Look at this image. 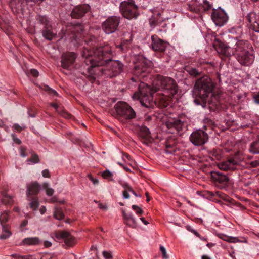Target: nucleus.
Here are the masks:
<instances>
[{"label":"nucleus","instance_id":"nucleus-1","mask_svg":"<svg viewBox=\"0 0 259 259\" xmlns=\"http://www.w3.org/2000/svg\"><path fill=\"white\" fill-rule=\"evenodd\" d=\"M112 49L108 45L100 47L92 51L84 50L82 56L85 58V63L90 65L92 69L96 66L106 65L101 69L97 68L95 71H99L106 77H113L120 74L123 69V65L118 60H112L110 57Z\"/></svg>","mask_w":259,"mask_h":259},{"label":"nucleus","instance_id":"nucleus-2","mask_svg":"<svg viewBox=\"0 0 259 259\" xmlns=\"http://www.w3.org/2000/svg\"><path fill=\"white\" fill-rule=\"evenodd\" d=\"M251 48V46L247 41L231 38L228 45L220 42L215 49L219 54L226 56L236 54V59L240 64L243 66H249L254 61Z\"/></svg>","mask_w":259,"mask_h":259},{"label":"nucleus","instance_id":"nucleus-3","mask_svg":"<svg viewBox=\"0 0 259 259\" xmlns=\"http://www.w3.org/2000/svg\"><path fill=\"white\" fill-rule=\"evenodd\" d=\"M153 88L154 92L162 90V96L159 97V100L163 106L166 107L170 99L177 93L178 89L175 80L168 77L158 76L157 79L155 81Z\"/></svg>","mask_w":259,"mask_h":259},{"label":"nucleus","instance_id":"nucleus-4","mask_svg":"<svg viewBox=\"0 0 259 259\" xmlns=\"http://www.w3.org/2000/svg\"><path fill=\"white\" fill-rule=\"evenodd\" d=\"M214 85L210 78L203 76L196 81L194 89L196 95L204 101L211 94Z\"/></svg>","mask_w":259,"mask_h":259},{"label":"nucleus","instance_id":"nucleus-5","mask_svg":"<svg viewBox=\"0 0 259 259\" xmlns=\"http://www.w3.org/2000/svg\"><path fill=\"white\" fill-rule=\"evenodd\" d=\"M155 92L153 88L151 89L147 84L141 82L139 85V92L135 93L133 98L139 100L142 106L149 107L153 100L152 94Z\"/></svg>","mask_w":259,"mask_h":259},{"label":"nucleus","instance_id":"nucleus-6","mask_svg":"<svg viewBox=\"0 0 259 259\" xmlns=\"http://www.w3.org/2000/svg\"><path fill=\"white\" fill-rule=\"evenodd\" d=\"M118 118L125 120H131L136 117V112L133 108L124 102H118L115 106Z\"/></svg>","mask_w":259,"mask_h":259},{"label":"nucleus","instance_id":"nucleus-7","mask_svg":"<svg viewBox=\"0 0 259 259\" xmlns=\"http://www.w3.org/2000/svg\"><path fill=\"white\" fill-rule=\"evenodd\" d=\"M152 62L143 56H139L138 61L134 67V74L138 77H145L148 69L151 66Z\"/></svg>","mask_w":259,"mask_h":259},{"label":"nucleus","instance_id":"nucleus-8","mask_svg":"<svg viewBox=\"0 0 259 259\" xmlns=\"http://www.w3.org/2000/svg\"><path fill=\"white\" fill-rule=\"evenodd\" d=\"M120 11L123 16L128 19L136 18L138 15V7L132 2H122L120 5Z\"/></svg>","mask_w":259,"mask_h":259},{"label":"nucleus","instance_id":"nucleus-9","mask_svg":"<svg viewBox=\"0 0 259 259\" xmlns=\"http://www.w3.org/2000/svg\"><path fill=\"white\" fill-rule=\"evenodd\" d=\"M83 29V26L81 24H70L66 26L65 30L62 28L59 35L61 39L66 35L71 39H75L77 34L80 33Z\"/></svg>","mask_w":259,"mask_h":259},{"label":"nucleus","instance_id":"nucleus-10","mask_svg":"<svg viewBox=\"0 0 259 259\" xmlns=\"http://www.w3.org/2000/svg\"><path fill=\"white\" fill-rule=\"evenodd\" d=\"M120 17L116 16L109 17L102 24L103 30L108 34L115 32L120 23Z\"/></svg>","mask_w":259,"mask_h":259},{"label":"nucleus","instance_id":"nucleus-11","mask_svg":"<svg viewBox=\"0 0 259 259\" xmlns=\"http://www.w3.org/2000/svg\"><path fill=\"white\" fill-rule=\"evenodd\" d=\"M211 17L215 24L219 26L224 25L228 20L226 13L220 7L218 9H212Z\"/></svg>","mask_w":259,"mask_h":259},{"label":"nucleus","instance_id":"nucleus-12","mask_svg":"<svg viewBox=\"0 0 259 259\" xmlns=\"http://www.w3.org/2000/svg\"><path fill=\"white\" fill-rule=\"evenodd\" d=\"M208 139L207 134L201 130L193 132L190 136V141L196 146H200L205 144Z\"/></svg>","mask_w":259,"mask_h":259},{"label":"nucleus","instance_id":"nucleus-13","mask_svg":"<svg viewBox=\"0 0 259 259\" xmlns=\"http://www.w3.org/2000/svg\"><path fill=\"white\" fill-rule=\"evenodd\" d=\"M211 178L216 185H220L221 188L227 186L229 181V178L226 175L218 171L212 172Z\"/></svg>","mask_w":259,"mask_h":259},{"label":"nucleus","instance_id":"nucleus-14","mask_svg":"<svg viewBox=\"0 0 259 259\" xmlns=\"http://www.w3.org/2000/svg\"><path fill=\"white\" fill-rule=\"evenodd\" d=\"M90 10V7L88 4L78 5L74 8L71 12V15L72 18L78 19L82 17Z\"/></svg>","mask_w":259,"mask_h":259},{"label":"nucleus","instance_id":"nucleus-15","mask_svg":"<svg viewBox=\"0 0 259 259\" xmlns=\"http://www.w3.org/2000/svg\"><path fill=\"white\" fill-rule=\"evenodd\" d=\"M167 128L169 130H175L177 132L182 130L184 122L179 117L169 118L165 122Z\"/></svg>","mask_w":259,"mask_h":259},{"label":"nucleus","instance_id":"nucleus-16","mask_svg":"<svg viewBox=\"0 0 259 259\" xmlns=\"http://www.w3.org/2000/svg\"><path fill=\"white\" fill-rule=\"evenodd\" d=\"M76 59V55L74 53L68 52L64 53L62 56L61 66L64 68L67 69L72 64Z\"/></svg>","mask_w":259,"mask_h":259},{"label":"nucleus","instance_id":"nucleus-17","mask_svg":"<svg viewBox=\"0 0 259 259\" xmlns=\"http://www.w3.org/2000/svg\"><path fill=\"white\" fill-rule=\"evenodd\" d=\"M152 49L155 51L163 52L165 51L166 45L165 42L160 39L156 35H153L151 37Z\"/></svg>","mask_w":259,"mask_h":259},{"label":"nucleus","instance_id":"nucleus-18","mask_svg":"<svg viewBox=\"0 0 259 259\" xmlns=\"http://www.w3.org/2000/svg\"><path fill=\"white\" fill-rule=\"evenodd\" d=\"M138 135L144 144L148 145L152 142L150 132L149 128L145 126H142L140 127Z\"/></svg>","mask_w":259,"mask_h":259},{"label":"nucleus","instance_id":"nucleus-19","mask_svg":"<svg viewBox=\"0 0 259 259\" xmlns=\"http://www.w3.org/2000/svg\"><path fill=\"white\" fill-rule=\"evenodd\" d=\"M55 236L57 239H64L65 243L68 246H73L74 244V238L67 231H60L56 233Z\"/></svg>","mask_w":259,"mask_h":259},{"label":"nucleus","instance_id":"nucleus-20","mask_svg":"<svg viewBox=\"0 0 259 259\" xmlns=\"http://www.w3.org/2000/svg\"><path fill=\"white\" fill-rule=\"evenodd\" d=\"M247 19L252 29L259 33V17L254 12H250L247 15Z\"/></svg>","mask_w":259,"mask_h":259},{"label":"nucleus","instance_id":"nucleus-21","mask_svg":"<svg viewBox=\"0 0 259 259\" xmlns=\"http://www.w3.org/2000/svg\"><path fill=\"white\" fill-rule=\"evenodd\" d=\"M40 190V186L37 182H31L27 185L26 195L27 200H29L30 195H37Z\"/></svg>","mask_w":259,"mask_h":259},{"label":"nucleus","instance_id":"nucleus-22","mask_svg":"<svg viewBox=\"0 0 259 259\" xmlns=\"http://www.w3.org/2000/svg\"><path fill=\"white\" fill-rule=\"evenodd\" d=\"M122 215L124 223L126 225L133 228H135L137 227L136 220L132 213H126L124 210H122Z\"/></svg>","mask_w":259,"mask_h":259},{"label":"nucleus","instance_id":"nucleus-23","mask_svg":"<svg viewBox=\"0 0 259 259\" xmlns=\"http://www.w3.org/2000/svg\"><path fill=\"white\" fill-rule=\"evenodd\" d=\"M236 162L233 159H230L226 161L220 162L218 164V167L223 170H233L235 169Z\"/></svg>","mask_w":259,"mask_h":259},{"label":"nucleus","instance_id":"nucleus-24","mask_svg":"<svg viewBox=\"0 0 259 259\" xmlns=\"http://www.w3.org/2000/svg\"><path fill=\"white\" fill-rule=\"evenodd\" d=\"M42 36L48 40H52L56 37V33L52 30L51 25L48 26H44L42 31Z\"/></svg>","mask_w":259,"mask_h":259},{"label":"nucleus","instance_id":"nucleus-25","mask_svg":"<svg viewBox=\"0 0 259 259\" xmlns=\"http://www.w3.org/2000/svg\"><path fill=\"white\" fill-rule=\"evenodd\" d=\"M0 28L4 31L8 35H10L11 27L8 20L4 19L0 17Z\"/></svg>","mask_w":259,"mask_h":259},{"label":"nucleus","instance_id":"nucleus-26","mask_svg":"<svg viewBox=\"0 0 259 259\" xmlns=\"http://www.w3.org/2000/svg\"><path fill=\"white\" fill-rule=\"evenodd\" d=\"M40 243V239L37 237L26 238L22 241V244L27 245H37Z\"/></svg>","mask_w":259,"mask_h":259},{"label":"nucleus","instance_id":"nucleus-27","mask_svg":"<svg viewBox=\"0 0 259 259\" xmlns=\"http://www.w3.org/2000/svg\"><path fill=\"white\" fill-rule=\"evenodd\" d=\"M212 4L208 0H202L200 3V8L198 9L199 12L207 11L212 8Z\"/></svg>","mask_w":259,"mask_h":259},{"label":"nucleus","instance_id":"nucleus-28","mask_svg":"<svg viewBox=\"0 0 259 259\" xmlns=\"http://www.w3.org/2000/svg\"><path fill=\"white\" fill-rule=\"evenodd\" d=\"M185 70L191 76L193 77L198 76L201 74V71L192 67H187Z\"/></svg>","mask_w":259,"mask_h":259},{"label":"nucleus","instance_id":"nucleus-29","mask_svg":"<svg viewBox=\"0 0 259 259\" xmlns=\"http://www.w3.org/2000/svg\"><path fill=\"white\" fill-rule=\"evenodd\" d=\"M249 151L253 154H259V141H255L250 145Z\"/></svg>","mask_w":259,"mask_h":259},{"label":"nucleus","instance_id":"nucleus-30","mask_svg":"<svg viewBox=\"0 0 259 259\" xmlns=\"http://www.w3.org/2000/svg\"><path fill=\"white\" fill-rule=\"evenodd\" d=\"M2 202L6 205H11L13 202V197L4 193L2 194Z\"/></svg>","mask_w":259,"mask_h":259},{"label":"nucleus","instance_id":"nucleus-31","mask_svg":"<svg viewBox=\"0 0 259 259\" xmlns=\"http://www.w3.org/2000/svg\"><path fill=\"white\" fill-rule=\"evenodd\" d=\"M3 231L2 234L0 235V239L1 240H5L8 238L11 235V233L9 230L7 226H2Z\"/></svg>","mask_w":259,"mask_h":259},{"label":"nucleus","instance_id":"nucleus-32","mask_svg":"<svg viewBox=\"0 0 259 259\" xmlns=\"http://www.w3.org/2000/svg\"><path fill=\"white\" fill-rule=\"evenodd\" d=\"M28 200L30 201V203H29L30 208L32 210H37L39 206V202L38 199L37 198H33L31 199L30 197H29V200Z\"/></svg>","mask_w":259,"mask_h":259},{"label":"nucleus","instance_id":"nucleus-33","mask_svg":"<svg viewBox=\"0 0 259 259\" xmlns=\"http://www.w3.org/2000/svg\"><path fill=\"white\" fill-rule=\"evenodd\" d=\"M218 236L223 240L229 242H238V239L235 237H228L224 234H220Z\"/></svg>","mask_w":259,"mask_h":259},{"label":"nucleus","instance_id":"nucleus-34","mask_svg":"<svg viewBox=\"0 0 259 259\" xmlns=\"http://www.w3.org/2000/svg\"><path fill=\"white\" fill-rule=\"evenodd\" d=\"M54 217L57 220H62L64 218V215L61 209L55 208L54 211Z\"/></svg>","mask_w":259,"mask_h":259},{"label":"nucleus","instance_id":"nucleus-35","mask_svg":"<svg viewBox=\"0 0 259 259\" xmlns=\"http://www.w3.org/2000/svg\"><path fill=\"white\" fill-rule=\"evenodd\" d=\"M38 22L44 25V26H48L50 25V23L46 16H38L36 18Z\"/></svg>","mask_w":259,"mask_h":259},{"label":"nucleus","instance_id":"nucleus-36","mask_svg":"<svg viewBox=\"0 0 259 259\" xmlns=\"http://www.w3.org/2000/svg\"><path fill=\"white\" fill-rule=\"evenodd\" d=\"M43 188L46 190V194L48 196H51L54 193V190L49 187V185L47 183H45L42 185Z\"/></svg>","mask_w":259,"mask_h":259},{"label":"nucleus","instance_id":"nucleus-37","mask_svg":"<svg viewBox=\"0 0 259 259\" xmlns=\"http://www.w3.org/2000/svg\"><path fill=\"white\" fill-rule=\"evenodd\" d=\"M9 220V212L4 211L0 215V223L2 226H4V224L7 222Z\"/></svg>","mask_w":259,"mask_h":259},{"label":"nucleus","instance_id":"nucleus-38","mask_svg":"<svg viewBox=\"0 0 259 259\" xmlns=\"http://www.w3.org/2000/svg\"><path fill=\"white\" fill-rule=\"evenodd\" d=\"M39 88H41L42 90H44L46 92H48L49 94L52 95L53 96H57V93L54 90L51 89L49 86L47 85H42L39 86Z\"/></svg>","mask_w":259,"mask_h":259},{"label":"nucleus","instance_id":"nucleus-39","mask_svg":"<svg viewBox=\"0 0 259 259\" xmlns=\"http://www.w3.org/2000/svg\"><path fill=\"white\" fill-rule=\"evenodd\" d=\"M102 176L103 178L109 181H113V174L109 170H105L102 173Z\"/></svg>","mask_w":259,"mask_h":259},{"label":"nucleus","instance_id":"nucleus-40","mask_svg":"<svg viewBox=\"0 0 259 259\" xmlns=\"http://www.w3.org/2000/svg\"><path fill=\"white\" fill-rule=\"evenodd\" d=\"M25 73L28 76L31 75L33 77H37L39 75L38 71L35 69H31L29 71H25Z\"/></svg>","mask_w":259,"mask_h":259},{"label":"nucleus","instance_id":"nucleus-41","mask_svg":"<svg viewBox=\"0 0 259 259\" xmlns=\"http://www.w3.org/2000/svg\"><path fill=\"white\" fill-rule=\"evenodd\" d=\"M27 162H31L33 163H37L39 162V159L38 155L34 154L30 158L27 159Z\"/></svg>","mask_w":259,"mask_h":259},{"label":"nucleus","instance_id":"nucleus-42","mask_svg":"<svg viewBox=\"0 0 259 259\" xmlns=\"http://www.w3.org/2000/svg\"><path fill=\"white\" fill-rule=\"evenodd\" d=\"M160 251H161L162 257L165 259H168L169 258V255L167 254V252L166 249L163 246H160Z\"/></svg>","mask_w":259,"mask_h":259},{"label":"nucleus","instance_id":"nucleus-43","mask_svg":"<svg viewBox=\"0 0 259 259\" xmlns=\"http://www.w3.org/2000/svg\"><path fill=\"white\" fill-rule=\"evenodd\" d=\"M26 128V126L24 125H22V126L19 125L18 124L15 123L13 126V128L14 130L17 132H21L22 130L25 129Z\"/></svg>","mask_w":259,"mask_h":259},{"label":"nucleus","instance_id":"nucleus-44","mask_svg":"<svg viewBox=\"0 0 259 259\" xmlns=\"http://www.w3.org/2000/svg\"><path fill=\"white\" fill-rule=\"evenodd\" d=\"M132 207L137 214L141 215L143 212L142 209L136 205H133Z\"/></svg>","mask_w":259,"mask_h":259},{"label":"nucleus","instance_id":"nucleus-45","mask_svg":"<svg viewBox=\"0 0 259 259\" xmlns=\"http://www.w3.org/2000/svg\"><path fill=\"white\" fill-rule=\"evenodd\" d=\"M103 255L105 259H112V255L111 252L104 251L103 252Z\"/></svg>","mask_w":259,"mask_h":259},{"label":"nucleus","instance_id":"nucleus-46","mask_svg":"<svg viewBox=\"0 0 259 259\" xmlns=\"http://www.w3.org/2000/svg\"><path fill=\"white\" fill-rule=\"evenodd\" d=\"M149 23H150L151 26H152L158 25L159 24L158 20L155 21L154 17H153V18L152 17L150 19Z\"/></svg>","mask_w":259,"mask_h":259},{"label":"nucleus","instance_id":"nucleus-47","mask_svg":"<svg viewBox=\"0 0 259 259\" xmlns=\"http://www.w3.org/2000/svg\"><path fill=\"white\" fill-rule=\"evenodd\" d=\"M88 177L89 179L92 182V183L94 185H97L99 183V181L98 179L94 178L91 175H88Z\"/></svg>","mask_w":259,"mask_h":259},{"label":"nucleus","instance_id":"nucleus-48","mask_svg":"<svg viewBox=\"0 0 259 259\" xmlns=\"http://www.w3.org/2000/svg\"><path fill=\"white\" fill-rule=\"evenodd\" d=\"M42 176L45 178H50V174L48 169H45L42 171Z\"/></svg>","mask_w":259,"mask_h":259},{"label":"nucleus","instance_id":"nucleus-49","mask_svg":"<svg viewBox=\"0 0 259 259\" xmlns=\"http://www.w3.org/2000/svg\"><path fill=\"white\" fill-rule=\"evenodd\" d=\"M60 114L64 117L66 118H70L71 115L67 113L66 111H63L62 113L60 112Z\"/></svg>","mask_w":259,"mask_h":259},{"label":"nucleus","instance_id":"nucleus-50","mask_svg":"<svg viewBox=\"0 0 259 259\" xmlns=\"http://www.w3.org/2000/svg\"><path fill=\"white\" fill-rule=\"evenodd\" d=\"M20 155L23 157H25L27 156V155L25 154V149L23 147H21L20 149Z\"/></svg>","mask_w":259,"mask_h":259},{"label":"nucleus","instance_id":"nucleus-51","mask_svg":"<svg viewBox=\"0 0 259 259\" xmlns=\"http://www.w3.org/2000/svg\"><path fill=\"white\" fill-rule=\"evenodd\" d=\"M123 196L125 199H128L130 198V194L129 192H128V190H125L124 189V190L123 192Z\"/></svg>","mask_w":259,"mask_h":259},{"label":"nucleus","instance_id":"nucleus-52","mask_svg":"<svg viewBox=\"0 0 259 259\" xmlns=\"http://www.w3.org/2000/svg\"><path fill=\"white\" fill-rule=\"evenodd\" d=\"M253 99L256 103L259 104V92L257 94L254 95Z\"/></svg>","mask_w":259,"mask_h":259},{"label":"nucleus","instance_id":"nucleus-53","mask_svg":"<svg viewBox=\"0 0 259 259\" xmlns=\"http://www.w3.org/2000/svg\"><path fill=\"white\" fill-rule=\"evenodd\" d=\"M124 188H125V190H128V192H130L132 193L134 191V190L132 189V188L128 185H125Z\"/></svg>","mask_w":259,"mask_h":259},{"label":"nucleus","instance_id":"nucleus-54","mask_svg":"<svg viewBox=\"0 0 259 259\" xmlns=\"http://www.w3.org/2000/svg\"><path fill=\"white\" fill-rule=\"evenodd\" d=\"M99 208L103 210H107V207L106 205H103V204L100 203L99 204Z\"/></svg>","mask_w":259,"mask_h":259},{"label":"nucleus","instance_id":"nucleus-55","mask_svg":"<svg viewBox=\"0 0 259 259\" xmlns=\"http://www.w3.org/2000/svg\"><path fill=\"white\" fill-rule=\"evenodd\" d=\"M11 256L15 259H20L21 255L19 254H13L11 255Z\"/></svg>","mask_w":259,"mask_h":259},{"label":"nucleus","instance_id":"nucleus-56","mask_svg":"<svg viewBox=\"0 0 259 259\" xmlns=\"http://www.w3.org/2000/svg\"><path fill=\"white\" fill-rule=\"evenodd\" d=\"M41 214H43L46 211V208L45 206H41L39 209Z\"/></svg>","mask_w":259,"mask_h":259},{"label":"nucleus","instance_id":"nucleus-57","mask_svg":"<svg viewBox=\"0 0 259 259\" xmlns=\"http://www.w3.org/2000/svg\"><path fill=\"white\" fill-rule=\"evenodd\" d=\"M44 245L47 247H49L52 245V243L48 241H45L44 242Z\"/></svg>","mask_w":259,"mask_h":259},{"label":"nucleus","instance_id":"nucleus-58","mask_svg":"<svg viewBox=\"0 0 259 259\" xmlns=\"http://www.w3.org/2000/svg\"><path fill=\"white\" fill-rule=\"evenodd\" d=\"M50 106L54 108L57 111H58V106L57 104L54 103H52L50 104Z\"/></svg>","mask_w":259,"mask_h":259},{"label":"nucleus","instance_id":"nucleus-59","mask_svg":"<svg viewBox=\"0 0 259 259\" xmlns=\"http://www.w3.org/2000/svg\"><path fill=\"white\" fill-rule=\"evenodd\" d=\"M31 258L30 255H21L20 259H31Z\"/></svg>","mask_w":259,"mask_h":259},{"label":"nucleus","instance_id":"nucleus-60","mask_svg":"<svg viewBox=\"0 0 259 259\" xmlns=\"http://www.w3.org/2000/svg\"><path fill=\"white\" fill-rule=\"evenodd\" d=\"M28 221L27 220H24L21 224V227H25L27 225Z\"/></svg>","mask_w":259,"mask_h":259},{"label":"nucleus","instance_id":"nucleus-61","mask_svg":"<svg viewBox=\"0 0 259 259\" xmlns=\"http://www.w3.org/2000/svg\"><path fill=\"white\" fill-rule=\"evenodd\" d=\"M191 232H192L197 237H200L199 234L195 230H192Z\"/></svg>","mask_w":259,"mask_h":259},{"label":"nucleus","instance_id":"nucleus-62","mask_svg":"<svg viewBox=\"0 0 259 259\" xmlns=\"http://www.w3.org/2000/svg\"><path fill=\"white\" fill-rule=\"evenodd\" d=\"M140 219L142 221V222H143L145 225H148V224H149V223H148L147 221H146V220H145V219H144L143 217H141V218H140Z\"/></svg>","mask_w":259,"mask_h":259},{"label":"nucleus","instance_id":"nucleus-63","mask_svg":"<svg viewBox=\"0 0 259 259\" xmlns=\"http://www.w3.org/2000/svg\"><path fill=\"white\" fill-rule=\"evenodd\" d=\"M50 201L51 202H57V198L55 197H52L51 199H50Z\"/></svg>","mask_w":259,"mask_h":259},{"label":"nucleus","instance_id":"nucleus-64","mask_svg":"<svg viewBox=\"0 0 259 259\" xmlns=\"http://www.w3.org/2000/svg\"><path fill=\"white\" fill-rule=\"evenodd\" d=\"M202 259H211L209 256L207 255H203L201 257Z\"/></svg>","mask_w":259,"mask_h":259}]
</instances>
